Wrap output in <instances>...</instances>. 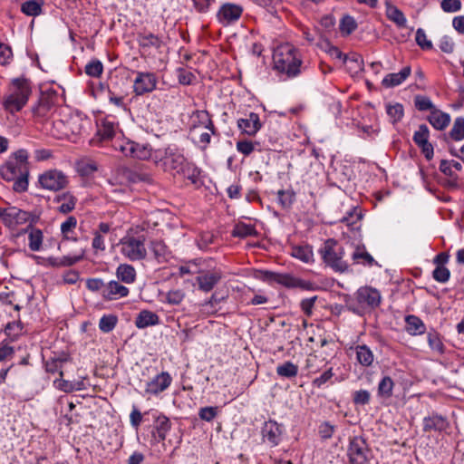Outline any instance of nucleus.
Wrapping results in <instances>:
<instances>
[{
  "mask_svg": "<svg viewBox=\"0 0 464 464\" xmlns=\"http://www.w3.org/2000/svg\"><path fill=\"white\" fill-rule=\"evenodd\" d=\"M274 68L287 77H295L300 73L302 61L295 55V49L290 45L279 47L273 55Z\"/></svg>",
  "mask_w": 464,
  "mask_h": 464,
  "instance_id": "nucleus-1",
  "label": "nucleus"
},
{
  "mask_svg": "<svg viewBox=\"0 0 464 464\" xmlns=\"http://www.w3.org/2000/svg\"><path fill=\"white\" fill-rule=\"evenodd\" d=\"M12 92L5 99L4 107L11 113L23 109L31 94L30 82L24 78H16L12 81Z\"/></svg>",
  "mask_w": 464,
  "mask_h": 464,
  "instance_id": "nucleus-2",
  "label": "nucleus"
},
{
  "mask_svg": "<svg viewBox=\"0 0 464 464\" xmlns=\"http://www.w3.org/2000/svg\"><path fill=\"white\" fill-rule=\"evenodd\" d=\"M161 160L166 170L182 174L195 182L194 178L197 176V169L188 163L184 156L177 149L170 147L166 149L165 156Z\"/></svg>",
  "mask_w": 464,
  "mask_h": 464,
  "instance_id": "nucleus-3",
  "label": "nucleus"
},
{
  "mask_svg": "<svg viewBox=\"0 0 464 464\" xmlns=\"http://www.w3.org/2000/svg\"><path fill=\"white\" fill-rule=\"evenodd\" d=\"M324 262L333 268L335 272L344 273L348 271V264L343 260L344 250L337 246L334 239H328L321 249Z\"/></svg>",
  "mask_w": 464,
  "mask_h": 464,
  "instance_id": "nucleus-4",
  "label": "nucleus"
},
{
  "mask_svg": "<svg viewBox=\"0 0 464 464\" xmlns=\"http://www.w3.org/2000/svg\"><path fill=\"white\" fill-rule=\"evenodd\" d=\"M261 279L268 283H277L287 288H300L303 290H314V284L295 277L291 274H280L272 271H261Z\"/></svg>",
  "mask_w": 464,
  "mask_h": 464,
  "instance_id": "nucleus-5",
  "label": "nucleus"
},
{
  "mask_svg": "<svg viewBox=\"0 0 464 464\" xmlns=\"http://www.w3.org/2000/svg\"><path fill=\"white\" fill-rule=\"evenodd\" d=\"M145 237L126 236L120 241L121 253L130 261L142 260L147 256V250L144 245Z\"/></svg>",
  "mask_w": 464,
  "mask_h": 464,
  "instance_id": "nucleus-6",
  "label": "nucleus"
},
{
  "mask_svg": "<svg viewBox=\"0 0 464 464\" xmlns=\"http://www.w3.org/2000/svg\"><path fill=\"white\" fill-rule=\"evenodd\" d=\"M39 183L45 189L58 191L66 188L68 178L62 171L52 169L39 177Z\"/></svg>",
  "mask_w": 464,
  "mask_h": 464,
  "instance_id": "nucleus-7",
  "label": "nucleus"
},
{
  "mask_svg": "<svg viewBox=\"0 0 464 464\" xmlns=\"http://www.w3.org/2000/svg\"><path fill=\"white\" fill-rule=\"evenodd\" d=\"M369 449L362 437L356 436L350 440L348 456L351 464H366Z\"/></svg>",
  "mask_w": 464,
  "mask_h": 464,
  "instance_id": "nucleus-8",
  "label": "nucleus"
},
{
  "mask_svg": "<svg viewBox=\"0 0 464 464\" xmlns=\"http://www.w3.org/2000/svg\"><path fill=\"white\" fill-rule=\"evenodd\" d=\"M39 220V216L31 212L21 210L15 207L6 208L4 223L9 227L29 222L31 225Z\"/></svg>",
  "mask_w": 464,
  "mask_h": 464,
  "instance_id": "nucleus-9",
  "label": "nucleus"
},
{
  "mask_svg": "<svg viewBox=\"0 0 464 464\" xmlns=\"http://www.w3.org/2000/svg\"><path fill=\"white\" fill-rule=\"evenodd\" d=\"M356 300L362 305L370 309L377 308L382 301L380 292L371 286H362L356 292Z\"/></svg>",
  "mask_w": 464,
  "mask_h": 464,
  "instance_id": "nucleus-10",
  "label": "nucleus"
},
{
  "mask_svg": "<svg viewBox=\"0 0 464 464\" xmlns=\"http://www.w3.org/2000/svg\"><path fill=\"white\" fill-rule=\"evenodd\" d=\"M157 80L154 73L138 72L134 81V92L137 95H142L152 92L156 88Z\"/></svg>",
  "mask_w": 464,
  "mask_h": 464,
  "instance_id": "nucleus-11",
  "label": "nucleus"
},
{
  "mask_svg": "<svg viewBox=\"0 0 464 464\" xmlns=\"http://www.w3.org/2000/svg\"><path fill=\"white\" fill-rule=\"evenodd\" d=\"M242 12V7L237 5L225 4L219 9L217 16L220 23L227 24L238 20Z\"/></svg>",
  "mask_w": 464,
  "mask_h": 464,
  "instance_id": "nucleus-12",
  "label": "nucleus"
},
{
  "mask_svg": "<svg viewBox=\"0 0 464 464\" xmlns=\"http://www.w3.org/2000/svg\"><path fill=\"white\" fill-rule=\"evenodd\" d=\"M222 274L218 270L201 273L196 278L198 288L203 292L211 291L215 285L221 280Z\"/></svg>",
  "mask_w": 464,
  "mask_h": 464,
  "instance_id": "nucleus-13",
  "label": "nucleus"
},
{
  "mask_svg": "<svg viewBox=\"0 0 464 464\" xmlns=\"http://www.w3.org/2000/svg\"><path fill=\"white\" fill-rule=\"evenodd\" d=\"M171 380L170 375L163 372L147 383L145 392L150 394H158L170 385Z\"/></svg>",
  "mask_w": 464,
  "mask_h": 464,
  "instance_id": "nucleus-14",
  "label": "nucleus"
},
{
  "mask_svg": "<svg viewBox=\"0 0 464 464\" xmlns=\"http://www.w3.org/2000/svg\"><path fill=\"white\" fill-rule=\"evenodd\" d=\"M462 169V165L460 162L456 160H442L440 165V170L444 173L446 176L450 178L449 185L450 187L458 186V174L457 171H460Z\"/></svg>",
  "mask_w": 464,
  "mask_h": 464,
  "instance_id": "nucleus-15",
  "label": "nucleus"
},
{
  "mask_svg": "<svg viewBox=\"0 0 464 464\" xmlns=\"http://www.w3.org/2000/svg\"><path fill=\"white\" fill-rule=\"evenodd\" d=\"M84 250L80 249L78 254L71 256H63L62 257H54L49 256L45 259V262L48 266L52 267H64V266H72L75 265L77 262L83 259Z\"/></svg>",
  "mask_w": 464,
  "mask_h": 464,
  "instance_id": "nucleus-16",
  "label": "nucleus"
},
{
  "mask_svg": "<svg viewBox=\"0 0 464 464\" xmlns=\"http://www.w3.org/2000/svg\"><path fill=\"white\" fill-rule=\"evenodd\" d=\"M237 126L247 135H255L261 128L258 114L251 112L246 119H239Z\"/></svg>",
  "mask_w": 464,
  "mask_h": 464,
  "instance_id": "nucleus-17",
  "label": "nucleus"
},
{
  "mask_svg": "<svg viewBox=\"0 0 464 464\" xmlns=\"http://www.w3.org/2000/svg\"><path fill=\"white\" fill-rule=\"evenodd\" d=\"M24 169H29L26 165H18L16 162L8 160L4 166L0 168V175L5 180L12 181L17 177L24 174Z\"/></svg>",
  "mask_w": 464,
  "mask_h": 464,
  "instance_id": "nucleus-18",
  "label": "nucleus"
},
{
  "mask_svg": "<svg viewBox=\"0 0 464 464\" xmlns=\"http://www.w3.org/2000/svg\"><path fill=\"white\" fill-rule=\"evenodd\" d=\"M129 295V289L117 281L109 282L102 290V296L108 300L125 297Z\"/></svg>",
  "mask_w": 464,
  "mask_h": 464,
  "instance_id": "nucleus-19",
  "label": "nucleus"
},
{
  "mask_svg": "<svg viewBox=\"0 0 464 464\" xmlns=\"http://www.w3.org/2000/svg\"><path fill=\"white\" fill-rule=\"evenodd\" d=\"M76 201V198L70 192H63L53 198V202L61 203L57 209L62 214L72 212L75 208Z\"/></svg>",
  "mask_w": 464,
  "mask_h": 464,
  "instance_id": "nucleus-20",
  "label": "nucleus"
},
{
  "mask_svg": "<svg viewBox=\"0 0 464 464\" xmlns=\"http://www.w3.org/2000/svg\"><path fill=\"white\" fill-rule=\"evenodd\" d=\"M282 433L281 427L274 420H268L262 429V434L272 445H277L280 435Z\"/></svg>",
  "mask_w": 464,
  "mask_h": 464,
  "instance_id": "nucleus-21",
  "label": "nucleus"
},
{
  "mask_svg": "<svg viewBox=\"0 0 464 464\" xmlns=\"http://www.w3.org/2000/svg\"><path fill=\"white\" fill-rule=\"evenodd\" d=\"M118 128V123L105 118L98 125L97 134L102 141L110 140L115 136Z\"/></svg>",
  "mask_w": 464,
  "mask_h": 464,
  "instance_id": "nucleus-22",
  "label": "nucleus"
},
{
  "mask_svg": "<svg viewBox=\"0 0 464 464\" xmlns=\"http://www.w3.org/2000/svg\"><path fill=\"white\" fill-rule=\"evenodd\" d=\"M411 72V67L406 66L400 72L389 73L383 78L382 84L385 88H393L398 86L410 76Z\"/></svg>",
  "mask_w": 464,
  "mask_h": 464,
  "instance_id": "nucleus-23",
  "label": "nucleus"
},
{
  "mask_svg": "<svg viewBox=\"0 0 464 464\" xmlns=\"http://www.w3.org/2000/svg\"><path fill=\"white\" fill-rule=\"evenodd\" d=\"M352 258L355 264H361L367 266H379L374 258L366 251L363 245L357 246L352 255Z\"/></svg>",
  "mask_w": 464,
  "mask_h": 464,
  "instance_id": "nucleus-24",
  "label": "nucleus"
},
{
  "mask_svg": "<svg viewBox=\"0 0 464 464\" xmlns=\"http://www.w3.org/2000/svg\"><path fill=\"white\" fill-rule=\"evenodd\" d=\"M138 43L140 47L147 52L150 48L160 49L162 45V41L153 34H138Z\"/></svg>",
  "mask_w": 464,
  "mask_h": 464,
  "instance_id": "nucleus-25",
  "label": "nucleus"
},
{
  "mask_svg": "<svg viewBox=\"0 0 464 464\" xmlns=\"http://www.w3.org/2000/svg\"><path fill=\"white\" fill-rule=\"evenodd\" d=\"M160 322L159 316L149 310H142L135 319V325L140 328L156 325Z\"/></svg>",
  "mask_w": 464,
  "mask_h": 464,
  "instance_id": "nucleus-26",
  "label": "nucleus"
},
{
  "mask_svg": "<svg viewBox=\"0 0 464 464\" xmlns=\"http://www.w3.org/2000/svg\"><path fill=\"white\" fill-rule=\"evenodd\" d=\"M386 16L392 21L398 27H406L407 20L403 13L390 2H386Z\"/></svg>",
  "mask_w": 464,
  "mask_h": 464,
  "instance_id": "nucleus-27",
  "label": "nucleus"
},
{
  "mask_svg": "<svg viewBox=\"0 0 464 464\" xmlns=\"http://www.w3.org/2000/svg\"><path fill=\"white\" fill-rule=\"evenodd\" d=\"M428 121L435 129L443 130L449 125L450 118L449 114L434 109L430 111Z\"/></svg>",
  "mask_w": 464,
  "mask_h": 464,
  "instance_id": "nucleus-28",
  "label": "nucleus"
},
{
  "mask_svg": "<svg viewBox=\"0 0 464 464\" xmlns=\"http://www.w3.org/2000/svg\"><path fill=\"white\" fill-rule=\"evenodd\" d=\"M447 425V420L439 415L425 417L423 420V429L425 431H430L432 430L440 431L445 430Z\"/></svg>",
  "mask_w": 464,
  "mask_h": 464,
  "instance_id": "nucleus-29",
  "label": "nucleus"
},
{
  "mask_svg": "<svg viewBox=\"0 0 464 464\" xmlns=\"http://www.w3.org/2000/svg\"><path fill=\"white\" fill-rule=\"evenodd\" d=\"M25 232L29 233V248L32 251H39L42 247L44 238L42 230L34 228L33 227V225L29 224L25 228Z\"/></svg>",
  "mask_w": 464,
  "mask_h": 464,
  "instance_id": "nucleus-30",
  "label": "nucleus"
},
{
  "mask_svg": "<svg viewBox=\"0 0 464 464\" xmlns=\"http://www.w3.org/2000/svg\"><path fill=\"white\" fill-rule=\"evenodd\" d=\"M116 276L121 282L125 284H131L136 279V271L132 266L121 264L116 270Z\"/></svg>",
  "mask_w": 464,
  "mask_h": 464,
  "instance_id": "nucleus-31",
  "label": "nucleus"
},
{
  "mask_svg": "<svg viewBox=\"0 0 464 464\" xmlns=\"http://www.w3.org/2000/svg\"><path fill=\"white\" fill-rule=\"evenodd\" d=\"M406 330L410 334H422L426 331L423 322L415 315H408L405 318Z\"/></svg>",
  "mask_w": 464,
  "mask_h": 464,
  "instance_id": "nucleus-32",
  "label": "nucleus"
},
{
  "mask_svg": "<svg viewBox=\"0 0 464 464\" xmlns=\"http://www.w3.org/2000/svg\"><path fill=\"white\" fill-rule=\"evenodd\" d=\"M44 0H29L21 6V11L28 16H36L42 13Z\"/></svg>",
  "mask_w": 464,
  "mask_h": 464,
  "instance_id": "nucleus-33",
  "label": "nucleus"
},
{
  "mask_svg": "<svg viewBox=\"0 0 464 464\" xmlns=\"http://www.w3.org/2000/svg\"><path fill=\"white\" fill-rule=\"evenodd\" d=\"M199 115H201L202 119L206 118L207 125L205 128L208 129L210 132L206 131V132L200 133L198 141L200 143H204L205 145H207L210 142L211 134H213V135L216 134V129L214 127L213 121L209 118V114L208 111H202L199 112Z\"/></svg>",
  "mask_w": 464,
  "mask_h": 464,
  "instance_id": "nucleus-34",
  "label": "nucleus"
},
{
  "mask_svg": "<svg viewBox=\"0 0 464 464\" xmlns=\"http://www.w3.org/2000/svg\"><path fill=\"white\" fill-rule=\"evenodd\" d=\"M292 256L309 263L313 259V251L309 246H295L292 247Z\"/></svg>",
  "mask_w": 464,
  "mask_h": 464,
  "instance_id": "nucleus-35",
  "label": "nucleus"
},
{
  "mask_svg": "<svg viewBox=\"0 0 464 464\" xmlns=\"http://www.w3.org/2000/svg\"><path fill=\"white\" fill-rule=\"evenodd\" d=\"M257 233L256 231V228L252 225H247L243 222H239L237 225H235L232 236L237 237H247L250 236H256Z\"/></svg>",
  "mask_w": 464,
  "mask_h": 464,
  "instance_id": "nucleus-36",
  "label": "nucleus"
},
{
  "mask_svg": "<svg viewBox=\"0 0 464 464\" xmlns=\"http://www.w3.org/2000/svg\"><path fill=\"white\" fill-rule=\"evenodd\" d=\"M170 428L171 423L168 417L164 415L157 417L155 429L157 430L158 436L160 440H164L166 439V434Z\"/></svg>",
  "mask_w": 464,
  "mask_h": 464,
  "instance_id": "nucleus-37",
  "label": "nucleus"
},
{
  "mask_svg": "<svg viewBox=\"0 0 464 464\" xmlns=\"http://www.w3.org/2000/svg\"><path fill=\"white\" fill-rule=\"evenodd\" d=\"M358 362L363 366H370L373 361V354L366 345H359L356 348Z\"/></svg>",
  "mask_w": 464,
  "mask_h": 464,
  "instance_id": "nucleus-38",
  "label": "nucleus"
},
{
  "mask_svg": "<svg viewBox=\"0 0 464 464\" xmlns=\"http://www.w3.org/2000/svg\"><path fill=\"white\" fill-rule=\"evenodd\" d=\"M276 373L281 377L293 378L298 373V366L291 362H285L276 367Z\"/></svg>",
  "mask_w": 464,
  "mask_h": 464,
  "instance_id": "nucleus-39",
  "label": "nucleus"
},
{
  "mask_svg": "<svg viewBox=\"0 0 464 464\" xmlns=\"http://www.w3.org/2000/svg\"><path fill=\"white\" fill-rule=\"evenodd\" d=\"M394 382L389 376L383 377L378 384V395L382 398H390L392 395Z\"/></svg>",
  "mask_w": 464,
  "mask_h": 464,
  "instance_id": "nucleus-40",
  "label": "nucleus"
},
{
  "mask_svg": "<svg viewBox=\"0 0 464 464\" xmlns=\"http://www.w3.org/2000/svg\"><path fill=\"white\" fill-rule=\"evenodd\" d=\"M357 28V23L351 15H344L340 23V31L343 35L351 34Z\"/></svg>",
  "mask_w": 464,
  "mask_h": 464,
  "instance_id": "nucleus-41",
  "label": "nucleus"
},
{
  "mask_svg": "<svg viewBox=\"0 0 464 464\" xmlns=\"http://www.w3.org/2000/svg\"><path fill=\"white\" fill-rule=\"evenodd\" d=\"M65 358H56L45 362V369L48 372H59L60 377L63 376V364L67 362Z\"/></svg>",
  "mask_w": 464,
  "mask_h": 464,
  "instance_id": "nucleus-42",
  "label": "nucleus"
},
{
  "mask_svg": "<svg viewBox=\"0 0 464 464\" xmlns=\"http://www.w3.org/2000/svg\"><path fill=\"white\" fill-rule=\"evenodd\" d=\"M450 137L454 140H461L464 139V118H457L454 125L450 131Z\"/></svg>",
  "mask_w": 464,
  "mask_h": 464,
  "instance_id": "nucleus-43",
  "label": "nucleus"
},
{
  "mask_svg": "<svg viewBox=\"0 0 464 464\" xmlns=\"http://www.w3.org/2000/svg\"><path fill=\"white\" fill-rule=\"evenodd\" d=\"M133 153L130 154V157L136 158L139 160H147L150 157V149L148 145L140 144L133 141Z\"/></svg>",
  "mask_w": 464,
  "mask_h": 464,
  "instance_id": "nucleus-44",
  "label": "nucleus"
},
{
  "mask_svg": "<svg viewBox=\"0 0 464 464\" xmlns=\"http://www.w3.org/2000/svg\"><path fill=\"white\" fill-rule=\"evenodd\" d=\"M24 174L17 177L15 179H13L14 181V190L16 192H24L27 190L28 188V176H29V169H24Z\"/></svg>",
  "mask_w": 464,
  "mask_h": 464,
  "instance_id": "nucleus-45",
  "label": "nucleus"
},
{
  "mask_svg": "<svg viewBox=\"0 0 464 464\" xmlns=\"http://www.w3.org/2000/svg\"><path fill=\"white\" fill-rule=\"evenodd\" d=\"M429 128L425 124H421L413 135V141L417 146L425 145V143L429 142Z\"/></svg>",
  "mask_w": 464,
  "mask_h": 464,
  "instance_id": "nucleus-46",
  "label": "nucleus"
},
{
  "mask_svg": "<svg viewBox=\"0 0 464 464\" xmlns=\"http://www.w3.org/2000/svg\"><path fill=\"white\" fill-rule=\"evenodd\" d=\"M117 324L115 315H103L99 323V327L103 333H109L113 330Z\"/></svg>",
  "mask_w": 464,
  "mask_h": 464,
  "instance_id": "nucleus-47",
  "label": "nucleus"
},
{
  "mask_svg": "<svg viewBox=\"0 0 464 464\" xmlns=\"http://www.w3.org/2000/svg\"><path fill=\"white\" fill-rule=\"evenodd\" d=\"M103 71V65L99 60H94L85 66V72L92 77H99Z\"/></svg>",
  "mask_w": 464,
  "mask_h": 464,
  "instance_id": "nucleus-48",
  "label": "nucleus"
},
{
  "mask_svg": "<svg viewBox=\"0 0 464 464\" xmlns=\"http://www.w3.org/2000/svg\"><path fill=\"white\" fill-rule=\"evenodd\" d=\"M387 114L392 118V123L400 121L403 116V107L400 103L387 106Z\"/></svg>",
  "mask_w": 464,
  "mask_h": 464,
  "instance_id": "nucleus-49",
  "label": "nucleus"
},
{
  "mask_svg": "<svg viewBox=\"0 0 464 464\" xmlns=\"http://www.w3.org/2000/svg\"><path fill=\"white\" fill-rule=\"evenodd\" d=\"M278 201L284 208H289L295 198V193L290 190H279L277 193Z\"/></svg>",
  "mask_w": 464,
  "mask_h": 464,
  "instance_id": "nucleus-50",
  "label": "nucleus"
},
{
  "mask_svg": "<svg viewBox=\"0 0 464 464\" xmlns=\"http://www.w3.org/2000/svg\"><path fill=\"white\" fill-rule=\"evenodd\" d=\"M371 399V393L366 390H359L353 392V401L355 405H366Z\"/></svg>",
  "mask_w": 464,
  "mask_h": 464,
  "instance_id": "nucleus-51",
  "label": "nucleus"
},
{
  "mask_svg": "<svg viewBox=\"0 0 464 464\" xmlns=\"http://www.w3.org/2000/svg\"><path fill=\"white\" fill-rule=\"evenodd\" d=\"M414 102H415V107L419 111L430 110V111H431L435 109L431 101L426 96L417 95L414 99Z\"/></svg>",
  "mask_w": 464,
  "mask_h": 464,
  "instance_id": "nucleus-52",
  "label": "nucleus"
},
{
  "mask_svg": "<svg viewBox=\"0 0 464 464\" xmlns=\"http://www.w3.org/2000/svg\"><path fill=\"white\" fill-rule=\"evenodd\" d=\"M428 343L430 347L438 352L439 353H443V343L440 341L439 334L435 332L428 334Z\"/></svg>",
  "mask_w": 464,
  "mask_h": 464,
  "instance_id": "nucleus-53",
  "label": "nucleus"
},
{
  "mask_svg": "<svg viewBox=\"0 0 464 464\" xmlns=\"http://www.w3.org/2000/svg\"><path fill=\"white\" fill-rule=\"evenodd\" d=\"M218 412V407H204L199 410L198 416L201 420L211 421Z\"/></svg>",
  "mask_w": 464,
  "mask_h": 464,
  "instance_id": "nucleus-54",
  "label": "nucleus"
},
{
  "mask_svg": "<svg viewBox=\"0 0 464 464\" xmlns=\"http://www.w3.org/2000/svg\"><path fill=\"white\" fill-rule=\"evenodd\" d=\"M113 146L116 150H120L125 156L130 157V154L133 153V141L131 140L116 141Z\"/></svg>",
  "mask_w": 464,
  "mask_h": 464,
  "instance_id": "nucleus-55",
  "label": "nucleus"
},
{
  "mask_svg": "<svg viewBox=\"0 0 464 464\" xmlns=\"http://www.w3.org/2000/svg\"><path fill=\"white\" fill-rule=\"evenodd\" d=\"M416 43L423 50H430L432 48L430 41L427 40L425 32L419 28L416 32Z\"/></svg>",
  "mask_w": 464,
  "mask_h": 464,
  "instance_id": "nucleus-56",
  "label": "nucleus"
},
{
  "mask_svg": "<svg viewBox=\"0 0 464 464\" xmlns=\"http://www.w3.org/2000/svg\"><path fill=\"white\" fill-rule=\"evenodd\" d=\"M343 62L351 64L350 69L357 72L362 69V59L359 54H353L352 56L344 55Z\"/></svg>",
  "mask_w": 464,
  "mask_h": 464,
  "instance_id": "nucleus-57",
  "label": "nucleus"
},
{
  "mask_svg": "<svg viewBox=\"0 0 464 464\" xmlns=\"http://www.w3.org/2000/svg\"><path fill=\"white\" fill-rule=\"evenodd\" d=\"M440 6L444 12L452 13L461 8L460 0H442Z\"/></svg>",
  "mask_w": 464,
  "mask_h": 464,
  "instance_id": "nucleus-58",
  "label": "nucleus"
},
{
  "mask_svg": "<svg viewBox=\"0 0 464 464\" xmlns=\"http://www.w3.org/2000/svg\"><path fill=\"white\" fill-rule=\"evenodd\" d=\"M450 277V271L444 266H437L433 271V278L438 281L444 283Z\"/></svg>",
  "mask_w": 464,
  "mask_h": 464,
  "instance_id": "nucleus-59",
  "label": "nucleus"
},
{
  "mask_svg": "<svg viewBox=\"0 0 464 464\" xmlns=\"http://www.w3.org/2000/svg\"><path fill=\"white\" fill-rule=\"evenodd\" d=\"M318 431L322 439L328 440L332 438L334 432V426L328 421H324L319 426Z\"/></svg>",
  "mask_w": 464,
  "mask_h": 464,
  "instance_id": "nucleus-60",
  "label": "nucleus"
},
{
  "mask_svg": "<svg viewBox=\"0 0 464 464\" xmlns=\"http://www.w3.org/2000/svg\"><path fill=\"white\" fill-rule=\"evenodd\" d=\"M12 56L13 53L11 48L5 44H0V64L5 65L9 63Z\"/></svg>",
  "mask_w": 464,
  "mask_h": 464,
  "instance_id": "nucleus-61",
  "label": "nucleus"
},
{
  "mask_svg": "<svg viewBox=\"0 0 464 464\" xmlns=\"http://www.w3.org/2000/svg\"><path fill=\"white\" fill-rule=\"evenodd\" d=\"M317 299V296L314 295L311 298H306L302 300L300 306L302 311L304 313L305 315L311 316L313 314V307L314 305V303Z\"/></svg>",
  "mask_w": 464,
  "mask_h": 464,
  "instance_id": "nucleus-62",
  "label": "nucleus"
},
{
  "mask_svg": "<svg viewBox=\"0 0 464 464\" xmlns=\"http://www.w3.org/2000/svg\"><path fill=\"white\" fill-rule=\"evenodd\" d=\"M237 149L240 153L248 156L254 150V144L248 140H239L237 143Z\"/></svg>",
  "mask_w": 464,
  "mask_h": 464,
  "instance_id": "nucleus-63",
  "label": "nucleus"
},
{
  "mask_svg": "<svg viewBox=\"0 0 464 464\" xmlns=\"http://www.w3.org/2000/svg\"><path fill=\"white\" fill-rule=\"evenodd\" d=\"M185 295L180 290L170 291L167 295V301L170 304H179L182 302Z\"/></svg>",
  "mask_w": 464,
  "mask_h": 464,
  "instance_id": "nucleus-64",
  "label": "nucleus"
}]
</instances>
